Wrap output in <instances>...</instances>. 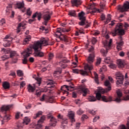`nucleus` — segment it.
I'll use <instances>...</instances> for the list:
<instances>
[{
    "label": "nucleus",
    "instance_id": "1",
    "mask_svg": "<svg viewBox=\"0 0 129 129\" xmlns=\"http://www.w3.org/2000/svg\"><path fill=\"white\" fill-rule=\"evenodd\" d=\"M43 45H44V46H51V45H54V42L50 43L48 41V40L46 39V38L42 37L39 40H38L36 43H35L31 45V48L33 49L34 51L42 50V46Z\"/></svg>",
    "mask_w": 129,
    "mask_h": 129
},
{
    "label": "nucleus",
    "instance_id": "2",
    "mask_svg": "<svg viewBox=\"0 0 129 129\" xmlns=\"http://www.w3.org/2000/svg\"><path fill=\"white\" fill-rule=\"evenodd\" d=\"M123 26L122 23H118L115 27V29L111 32L110 34L112 35L113 37H115L116 35L118 34L119 36H123L125 35V32H124V29H123Z\"/></svg>",
    "mask_w": 129,
    "mask_h": 129
},
{
    "label": "nucleus",
    "instance_id": "3",
    "mask_svg": "<svg viewBox=\"0 0 129 129\" xmlns=\"http://www.w3.org/2000/svg\"><path fill=\"white\" fill-rule=\"evenodd\" d=\"M96 97L98 100H100L102 99V101L103 102H111V101H113L112 100V97L111 96H109L108 97L105 96H101V94L98 92L96 94Z\"/></svg>",
    "mask_w": 129,
    "mask_h": 129
},
{
    "label": "nucleus",
    "instance_id": "4",
    "mask_svg": "<svg viewBox=\"0 0 129 129\" xmlns=\"http://www.w3.org/2000/svg\"><path fill=\"white\" fill-rule=\"evenodd\" d=\"M129 9V2L126 1L123 4L122 6L120 5L118 6V10L120 11L121 13H123V12H127V10Z\"/></svg>",
    "mask_w": 129,
    "mask_h": 129
},
{
    "label": "nucleus",
    "instance_id": "5",
    "mask_svg": "<svg viewBox=\"0 0 129 129\" xmlns=\"http://www.w3.org/2000/svg\"><path fill=\"white\" fill-rule=\"evenodd\" d=\"M68 82H69V86H67V85H64L61 87V90H64V88H67V90H70V89H74V84L72 83V82H70V80H67Z\"/></svg>",
    "mask_w": 129,
    "mask_h": 129
},
{
    "label": "nucleus",
    "instance_id": "6",
    "mask_svg": "<svg viewBox=\"0 0 129 129\" xmlns=\"http://www.w3.org/2000/svg\"><path fill=\"white\" fill-rule=\"evenodd\" d=\"M2 51L4 52V53H5V54H9V53H10V58H13V57H14V56L17 55V51H10V50H8L5 48H2Z\"/></svg>",
    "mask_w": 129,
    "mask_h": 129
},
{
    "label": "nucleus",
    "instance_id": "7",
    "mask_svg": "<svg viewBox=\"0 0 129 129\" xmlns=\"http://www.w3.org/2000/svg\"><path fill=\"white\" fill-rule=\"evenodd\" d=\"M44 55L45 54L44 52L41 51V49L36 50L34 53V57H39L40 58H42V57H44Z\"/></svg>",
    "mask_w": 129,
    "mask_h": 129
},
{
    "label": "nucleus",
    "instance_id": "8",
    "mask_svg": "<svg viewBox=\"0 0 129 129\" xmlns=\"http://www.w3.org/2000/svg\"><path fill=\"white\" fill-rule=\"evenodd\" d=\"M53 13H50L49 12H47L45 14L43 15V20L44 21H49L51 19V16H52Z\"/></svg>",
    "mask_w": 129,
    "mask_h": 129
},
{
    "label": "nucleus",
    "instance_id": "9",
    "mask_svg": "<svg viewBox=\"0 0 129 129\" xmlns=\"http://www.w3.org/2000/svg\"><path fill=\"white\" fill-rule=\"evenodd\" d=\"M33 87L30 84L28 85L27 90L29 93H33V92H35V90H36V84H33Z\"/></svg>",
    "mask_w": 129,
    "mask_h": 129
},
{
    "label": "nucleus",
    "instance_id": "10",
    "mask_svg": "<svg viewBox=\"0 0 129 129\" xmlns=\"http://www.w3.org/2000/svg\"><path fill=\"white\" fill-rule=\"evenodd\" d=\"M110 90H111V87H109L105 89H103V88L100 89L98 92H99V93H100L101 94V93L103 94L104 93H107V92H109Z\"/></svg>",
    "mask_w": 129,
    "mask_h": 129
},
{
    "label": "nucleus",
    "instance_id": "11",
    "mask_svg": "<svg viewBox=\"0 0 129 129\" xmlns=\"http://www.w3.org/2000/svg\"><path fill=\"white\" fill-rule=\"evenodd\" d=\"M124 77L122 76L121 77H119L118 79H116V85H122L123 84V80L124 79Z\"/></svg>",
    "mask_w": 129,
    "mask_h": 129
},
{
    "label": "nucleus",
    "instance_id": "12",
    "mask_svg": "<svg viewBox=\"0 0 129 129\" xmlns=\"http://www.w3.org/2000/svg\"><path fill=\"white\" fill-rule=\"evenodd\" d=\"M87 61L88 63L91 64V63H93V61H94V54L93 53H90L89 56L88 57Z\"/></svg>",
    "mask_w": 129,
    "mask_h": 129
},
{
    "label": "nucleus",
    "instance_id": "13",
    "mask_svg": "<svg viewBox=\"0 0 129 129\" xmlns=\"http://www.w3.org/2000/svg\"><path fill=\"white\" fill-rule=\"evenodd\" d=\"M117 64L119 68H123L124 67V61L121 59L117 60Z\"/></svg>",
    "mask_w": 129,
    "mask_h": 129
},
{
    "label": "nucleus",
    "instance_id": "14",
    "mask_svg": "<svg viewBox=\"0 0 129 129\" xmlns=\"http://www.w3.org/2000/svg\"><path fill=\"white\" fill-rule=\"evenodd\" d=\"M36 17H37L38 21H41V19H42V14L36 12L33 15L32 18H36Z\"/></svg>",
    "mask_w": 129,
    "mask_h": 129
},
{
    "label": "nucleus",
    "instance_id": "15",
    "mask_svg": "<svg viewBox=\"0 0 129 129\" xmlns=\"http://www.w3.org/2000/svg\"><path fill=\"white\" fill-rule=\"evenodd\" d=\"M50 121L52 122L50 124V126H56V123H57V119L55 117H52L50 119Z\"/></svg>",
    "mask_w": 129,
    "mask_h": 129
},
{
    "label": "nucleus",
    "instance_id": "16",
    "mask_svg": "<svg viewBox=\"0 0 129 129\" xmlns=\"http://www.w3.org/2000/svg\"><path fill=\"white\" fill-rule=\"evenodd\" d=\"M111 43H112V39H110L109 42L108 41L106 40L103 42L104 47H107L108 48H110V46H111Z\"/></svg>",
    "mask_w": 129,
    "mask_h": 129
},
{
    "label": "nucleus",
    "instance_id": "17",
    "mask_svg": "<svg viewBox=\"0 0 129 129\" xmlns=\"http://www.w3.org/2000/svg\"><path fill=\"white\" fill-rule=\"evenodd\" d=\"M82 3L81 0H72L71 1L72 5H75L76 7H78L79 5H81Z\"/></svg>",
    "mask_w": 129,
    "mask_h": 129
},
{
    "label": "nucleus",
    "instance_id": "18",
    "mask_svg": "<svg viewBox=\"0 0 129 129\" xmlns=\"http://www.w3.org/2000/svg\"><path fill=\"white\" fill-rule=\"evenodd\" d=\"M10 108H11V106L10 105H3L1 108V110L2 112H4V111H8V110H9V109H10Z\"/></svg>",
    "mask_w": 129,
    "mask_h": 129
},
{
    "label": "nucleus",
    "instance_id": "19",
    "mask_svg": "<svg viewBox=\"0 0 129 129\" xmlns=\"http://www.w3.org/2000/svg\"><path fill=\"white\" fill-rule=\"evenodd\" d=\"M75 115V114H74V113H72V112H70L68 114V116L70 119H71L72 122H75V119L74 118Z\"/></svg>",
    "mask_w": 129,
    "mask_h": 129
},
{
    "label": "nucleus",
    "instance_id": "20",
    "mask_svg": "<svg viewBox=\"0 0 129 129\" xmlns=\"http://www.w3.org/2000/svg\"><path fill=\"white\" fill-rule=\"evenodd\" d=\"M80 88L81 91H82V92H83V96H86V95L89 91L88 89L85 88H84L82 87H81Z\"/></svg>",
    "mask_w": 129,
    "mask_h": 129
},
{
    "label": "nucleus",
    "instance_id": "21",
    "mask_svg": "<svg viewBox=\"0 0 129 129\" xmlns=\"http://www.w3.org/2000/svg\"><path fill=\"white\" fill-rule=\"evenodd\" d=\"M118 39L119 40L120 42L116 43L117 45V46H118V47H122L124 44V42L122 41V37H121V36H119Z\"/></svg>",
    "mask_w": 129,
    "mask_h": 129
},
{
    "label": "nucleus",
    "instance_id": "22",
    "mask_svg": "<svg viewBox=\"0 0 129 129\" xmlns=\"http://www.w3.org/2000/svg\"><path fill=\"white\" fill-rule=\"evenodd\" d=\"M84 69L85 70H88L89 71V72L91 73V72L90 71L93 69V66H92V64L89 65L88 64H86V65H85Z\"/></svg>",
    "mask_w": 129,
    "mask_h": 129
},
{
    "label": "nucleus",
    "instance_id": "23",
    "mask_svg": "<svg viewBox=\"0 0 129 129\" xmlns=\"http://www.w3.org/2000/svg\"><path fill=\"white\" fill-rule=\"evenodd\" d=\"M79 20L86 19V18L84 16H85V13L83 11H81L78 14Z\"/></svg>",
    "mask_w": 129,
    "mask_h": 129
},
{
    "label": "nucleus",
    "instance_id": "24",
    "mask_svg": "<svg viewBox=\"0 0 129 129\" xmlns=\"http://www.w3.org/2000/svg\"><path fill=\"white\" fill-rule=\"evenodd\" d=\"M106 48V50H104V49L102 48L100 50V52L102 54H103V56H106V54H107V50L109 49L108 47L104 46Z\"/></svg>",
    "mask_w": 129,
    "mask_h": 129
},
{
    "label": "nucleus",
    "instance_id": "25",
    "mask_svg": "<svg viewBox=\"0 0 129 129\" xmlns=\"http://www.w3.org/2000/svg\"><path fill=\"white\" fill-rule=\"evenodd\" d=\"M21 54L22 55H23L24 58H26L27 59V58H28V57H30V55H31V54H32V52H27V51H25V50Z\"/></svg>",
    "mask_w": 129,
    "mask_h": 129
},
{
    "label": "nucleus",
    "instance_id": "26",
    "mask_svg": "<svg viewBox=\"0 0 129 129\" xmlns=\"http://www.w3.org/2000/svg\"><path fill=\"white\" fill-rule=\"evenodd\" d=\"M3 87L4 89H9L10 88V83L8 82H5L3 84Z\"/></svg>",
    "mask_w": 129,
    "mask_h": 129
},
{
    "label": "nucleus",
    "instance_id": "27",
    "mask_svg": "<svg viewBox=\"0 0 129 129\" xmlns=\"http://www.w3.org/2000/svg\"><path fill=\"white\" fill-rule=\"evenodd\" d=\"M13 40V39H11L10 40H5V42L3 44L4 47H10L11 46V42Z\"/></svg>",
    "mask_w": 129,
    "mask_h": 129
},
{
    "label": "nucleus",
    "instance_id": "28",
    "mask_svg": "<svg viewBox=\"0 0 129 129\" xmlns=\"http://www.w3.org/2000/svg\"><path fill=\"white\" fill-rule=\"evenodd\" d=\"M90 10H91L92 13H96L97 11H99V10H98L95 7H94V5L91 4L90 6Z\"/></svg>",
    "mask_w": 129,
    "mask_h": 129
},
{
    "label": "nucleus",
    "instance_id": "29",
    "mask_svg": "<svg viewBox=\"0 0 129 129\" xmlns=\"http://www.w3.org/2000/svg\"><path fill=\"white\" fill-rule=\"evenodd\" d=\"M17 6L18 9H22V8H24V6H25L24 1L17 3Z\"/></svg>",
    "mask_w": 129,
    "mask_h": 129
},
{
    "label": "nucleus",
    "instance_id": "30",
    "mask_svg": "<svg viewBox=\"0 0 129 129\" xmlns=\"http://www.w3.org/2000/svg\"><path fill=\"white\" fill-rule=\"evenodd\" d=\"M31 121L30 118H28V117H25V119L23 120V123L24 124H26V125L29 124V122Z\"/></svg>",
    "mask_w": 129,
    "mask_h": 129
},
{
    "label": "nucleus",
    "instance_id": "31",
    "mask_svg": "<svg viewBox=\"0 0 129 129\" xmlns=\"http://www.w3.org/2000/svg\"><path fill=\"white\" fill-rule=\"evenodd\" d=\"M30 41H31V36L28 35L24 39V43H23V45H26V44H28Z\"/></svg>",
    "mask_w": 129,
    "mask_h": 129
},
{
    "label": "nucleus",
    "instance_id": "32",
    "mask_svg": "<svg viewBox=\"0 0 129 129\" xmlns=\"http://www.w3.org/2000/svg\"><path fill=\"white\" fill-rule=\"evenodd\" d=\"M94 74L95 75V82L97 84H99V81L98 80V74H97V73H96V72H94Z\"/></svg>",
    "mask_w": 129,
    "mask_h": 129
},
{
    "label": "nucleus",
    "instance_id": "33",
    "mask_svg": "<svg viewBox=\"0 0 129 129\" xmlns=\"http://www.w3.org/2000/svg\"><path fill=\"white\" fill-rule=\"evenodd\" d=\"M88 100L91 102H93L94 101H96V98L94 96H90L88 98Z\"/></svg>",
    "mask_w": 129,
    "mask_h": 129
},
{
    "label": "nucleus",
    "instance_id": "34",
    "mask_svg": "<svg viewBox=\"0 0 129 129\" xmlns=\"http://www.w3.org/2000/svg\"><path fill=\"white\" fill-rule=\"evenodd\" d=\"M69 15L71 17H75L76 16V12L75 10H72L69 12Z\"/></svg>",
    "mask_w": 129,
    "mask_h": 129
},
{
    "label": "nucleus",
    "instance_id": "35",
    "mask_svg": "<svg viewBox=\"0 0 129 129\" xmlns=\"http://www.w3.org/2000/svg\"><path fill=\"white\" fill-rule=\"evenodd\" d=\"M17 73L18 76H19V77H22V76H24V73H23V71L21 70H17Z\"/></svg>",
    "mask_w": 129,
    "mask_h": 129
},
{
    "label": "nucleus",
    "instance_id": "36",
    "mask_svg": "<svg viewBox=\"0 0 129 129\" xmlns=\"http://www.w3.org/2000/svg\"><path fill=\"white\" fill-rule=\"evenodd\" d=\"M81 22H79V25L80 26H84V25H86V23L85 21H86V19H81L80 20Z\"/></svg>",
    "mask_w": 129,
    "mask_h": 129
},
{
    "label": "nucleus",
    "instance_id": "37",
    "mask_svg": "<svg viewBox=\"0 0 129 129\" xmlns=\"http://www.w3.org/2000/svg\"><path fill=\"white\" fill-rule=\"evenodd\" d=\"M42 113H43V112H42V111H38L35 114V116H33V118H34V119H36V118H37V117H39V116H40V115H42Z\"/></svg>",
    "mask_w": 129,
    "mask_h": 129
},
{
    "label": "nucleus",
    "instance_id": "38",
    "mask_svg": "<svg viewBox=\"0 0 129 129\" xmlns=\"http://www.w3.org/2000/svg\"><path fill=\"white\" fill-rule=\"evenodd\" d=\"M80 72V74L83 76H88V73L86 71L81 70Z\"/></svg>",
    "mask_w": 129,
    "mask_h": 129
},
{
    "label": "nucleus",
    "instance_id": "39",
    "mask_svg": "<svg viewBox=\"0 0 129 129\" xmlns=\"http://www.w3.org/2000/svg\"><path fill=\"white\" fill-rule=\"evenodd\" d=\"M58 73H59V74H61V73H62V69H61V68H56V71H54L55 74H57Z\"/></svg>",
    "mask_w": 129,
    "mask_h": 129
},
{
    "label": "nucleus",
    "instance_id": "40",
    "mask_svg": "<svg viewBox=\"0 0 129 129\" xmlns=\"http://www.w3.org/2000/svg\"><path fill=\"white\" fill-rule=\"evenodd\" d=\"M120 129H129V121H127V122L126 123V127H125V125L122 124Z\"/></svg>",
    "mask_w": 129,
    "mask_h": 129
},
{
    "label": "nucleus",
    "instance_id": "41",
    "mask_svg": "<svg viewBox=\"0 0 129 129\" xmlns=\"http://www.w3.org/2000/svg\"><path fill=\"white\" fill-rule=\"evenodd\" d=\"M111 20V15H110V14H108L107 18L106 19V22H105V24H108V23L110 22Z\"/></svg>",
    "mask_w": 129,
    "mask_h": 129
},
{
    "label": "nucleus",
    "instance_id": "42",
    "mask_svg": "<svg viewBox=\"0 0 129 129\" xmlns=\"http://www.w3.org/2000/svg\"><path fill=\"white\" fill-rule=\"evenodd\" d=\"M115 76H116V79H117L118 78H119V77H121V78H122V76H123V75L120 73V72H117L115 74Z\"/></svg>",
    "mask_w": 129,
    "mask_h": 129
},
{
    "label": "nucleus",
    "instance_id": "43",
    "mask_svg": "<svg viewBox=\"0 0 129 129\" xmlns=\"http://www.w3.org/2000/svg\"><path fill=\"white\" fill-rule=\"evenodd\" d=\"M104 85L106 86V87H111V84H110V82H109V81L106 80L104 82Z\"/></svg>",
    "mask_w": 129,
    "mask_h": 129
},
{
    "label": "nucleus",
    "instance_id": "44",
    "mask_svg": "<svg viewBox=\"0 0 129 129\" xmlns=\"http://www.w3.org/2000/svg\"><path fill=\"white\" fill-rule=\"evenodd\" d=\"M54 58V53L50 52L48 54V60L51 61Z\"/></svg>",
    "mask_w": 129,
    "mask_h": 129
},
{
    "label": "nucleus",
    "instance_id": "45",
    "mask_svg": "<svg viewBox=\"0 0 129 129\" xmlns=\"http://www.w3.org/2000/svg\"><path fill=\"white\" fill-rule=\"evenodd\" d=\"M62 30L61 28H57V30L55 34H58V35H60V36H63V34H62V30Z\"/></svg>",
    "mask_w": 129,
    "mask_h": 129
},
{
    "label": "nucleus",
    "instance_id": "46",
    "mask_svg": "<svg viewBox=\"0 0 129 129\" xmlns=\"http://www.w3.org/2000/svg\"><path fill=\"white\" fill-rule=\"evenodd\" d=\"M35 80L37 81V82L36 83V84H38V86H40V85H41V83H42L41 81V78H36Z\"/></svg>",
    "mask_w": 129,
    "mask_h": 129
},
{
    "label": "nucleus",
    "instance_id": "47",
    "mask_svg": "<svg viewBox=\"0 0 129 129\" xmlns=\"http://www.w3.org/2000/svg\"><path fill=\"white\" fill-rule=\"evenodd\" d=\"M117 95L119 98H120L122 96V93L119 90L116 91Z\"/></svg>",
    "mask_w": 129,
    "mask_h": 129
},
{
    "label": "nucleus",
    "instance_id": "48",
    "mask_svg": "<svg viewBox=\"0 0 129 129\" xmlns=\"http://www.w3.org/2000/svg\"><path fill=\"white\" fill-rule=\"evenodd\" d=\"M26 15H27V16H31V15H32V11H31V8H28L27 10Z\"/></svg>",
    "mask_w": 129,
    "mask_h": 129
},
{
    "label": "nucleus",
    "instance_id": "49",
    "mask_svg": "<svg viewBox=\"0 0 129 129\" xmlns=\"http://www.w3.org/2000/svg\"><path fill=\"white\" fill-rule=\"evenodd\" d=\"M77 114L78 115H81L83 113H84V111L82 110L81 109H79L77 111Z\"/></svg>",
    "mask_w": 129,
    "mask_h": 129
},
{
    "label": "nucleus",
    "instance_id": "50",
    "mask_svg": "<svg viewBox=\"0 0 129 129\" xmlns=\"http://www.w3.org/2000/svg\"><path fill=\"white\" fill-rule=\"evenodd\" d=\"M89 53H91V54H93L94 55V48L93 46H91L90 48L89 49Z\"/></svg>",
    "mask_w": 129,
    "mask_h": 129
},
{
    "label": "nucleus",
    "instance_id": "51",
    "mask_svg": "<svg viewBox=\"0 0 129 129\" xmlns=\"http://www.w3.org/2000/svg\"><path fill=\"white\" fill-rule=\"evenodd\" d=\"M109 66L111 69H115V68H116V65L113 63H110Z\"/></svg>",
    "mask_w": 129,
    "mask_h": 129
},
{
    "label": "nucleus",
    "instance_id": "52",
    "mask_svg": "<svg viewBox=\"0 0 129 129\" xmlns=\"http://www.w3.org/2000/svg\"><path fill=\"white\" fill-rule=\"evenodd\" d=\"M100 63H101V58H97V61L96 62V66H97L99 65V64H100Z\"/></svg>",
    "mask_w": 129,
    "mask_h": 129
},
{
    "label": "nucleus",
    "instance_id": "53",
    "mask_svg": "<svg viewBox=\"0 0 129 129\" xmlns=\"http://www.w3.org/2000/svg\"><path fill=\"white\" fill-rule=\"evenodd\" d=\"M96 42H97V39H96V38L95 37H92V43L93 44V45H95V44L96 43Z\"/></svg>",
    "mask_w": 129,
    "mask_h": 129
},
{
    "label": "nucleus",
    "instance_id": "54",
    "mask_svg": "<svg viewBox=\"0 0 129 129\" xmlns=\"http://www.w3.org/2000/svg\"><path fill=\"white\" fill-rule=\"evenodd\" d=\"M32 49H33V48H32L31 45L29 48H27L26 50H25V51L27 52V53H31L32 54V51H33Z\"/></svg>",
    "mask_w": 129,
    "mask_h": 129
},
{
    "label": "nucleus",
    "instance_id": "55",
    "mask_svg": "<svg viewBox=\"0 0 129 129\" xmlns=\"http://www.w3.org/2000/svg\"><path fill=\"white\" fill-rule=\"evenodd\" d=\"M121 100H122L120 99V98H116L113 100V101H115V102H117V103H119L120 102H121Z\"/></svg>",
    "mask_w": 129,
    "mask_h": 129
},
{
    "label": "nucleus",
    "instance_id": "56",
    "mask_svg": "<svg viewBox=\"0 0 129 129\" xmlns=\"http://www.w3.org/2000/svg\"><path fill=\"white\" fill-rule=\"evenodd\" d=\"M89 113H90L91 114H92L93 115H95V111L91 109H89L88 110Z\"/></svg>",
    "mask_w": 129,
    "mask_h": 129
},
{
    "label": "nucleus",
    "instance_id": "57",
    "mask_svg": "<svg viewBox=\"0 0 129 129\" xmlns=\"http://www.w3.org/2000/svg\"><path fill=\"white\" fill-rule=\"evenodd\" d=\"M20 114H21V113L20 112H18L16 113V114L15 115L16 119H19V118H20Z\"/></svg>",
    "mask_w": 129,
    "mask_h": 129
},
{
    "label": "nucleus",
    "instance_id": "58",
    "mask_svg": "<svg viewBox=\"0 0 129 129\" xmlns=\"http://www.w3.org/2000/svg\"><path fill=\"white\" fill-rule=\"evenodd\" d=\"M45 120V117L41 116L40 119L38 121V122H43Z\"/></svg>",
    "mask_w": 129,
    "mask_h": 129
},
{
    "label": "nucleus",
    "instance_id": "59",
    "mask_svg": "<svg viewBox=\"0 0 129 129\" xmlns=\"http://www.w3.org/2000/svg\"><path fill=\"white\" fill-rule=\"evenodd\" d=\"M4 120H5V119H6V120H10V116H8V115H5L3 118Z\"/></svg>",
    "mask_w": 129,
    "mask_h": 129
},
{
    "label": "nucleus",
    "instance_id": "60",
    "mask_svg": "<svg viewBox=\"0 0 129 129\" xmlns=\"http://www.w3.org/2000/svg\"><path fill=\"white\" fill-rule=\"evenodd\" d=\"M23 64H27L28 63V59L24 57V59H22Z\"/></svg>",
    "mask_w": 129,
    "mask_h": 129
},
{
    "label": "nucleus",
    "instance_id": "61",
    "mask_svg": "<svg viewBox=\"0 0 129 129\" xmlns=\"http://www.w3.org/2000/svg\"><path fill=\"white\" fill-rule=\"evenodd\" d=\"M25 85H26V83H25V81H22L20 83V88H23V87H24V86H25Z\"/></svg>",
    "mask_w": 129,
    "mask_h": 129
},
{
    "label": "nucleus",
    "instance_id": "62",
    "mask_svg": "<svg viewBox=\"0 0 129 129\" xmlns=\"http://www.w3.org/2000/svg\"><path fill=\"white\" fill-rule=\"evenodd\" d=\"M26 109H31L32 108V104H29L27 106H25Z\"/></svg>",
    "mask_w": 129,
    "mask_h": 129
},
{
    "label": "nucleus",
    "instance_id": "63",
    "mask_svg": "<svg viewBox=\"0 0 129 129\" xmlns=\"http://www.w3.org/2000/svg\"><path fill=\"white\" fill-rule=\"evenodd\" d=\"M75 102L76 104H77L78 105H80V99H78L75 101Z\"/></svg>",
    "mask_w": 129,
    "mask_h": 129
},
{
    "label": "nucleus",
    "instance_id": "64",
    "mask_svg": "<svg viewBox=\"0 0 129 129\" xmlns=\"http://www.w3.org/2000/svg\"><path fill=\"white\" fill-rule=\"evenodd\" d=\"M99 118V116L95 117L93 119V122H95L97 121V119H98Z\"/></svg>",
    "mask_w": 129,
    "mask_h": 129
}]
</instances>
